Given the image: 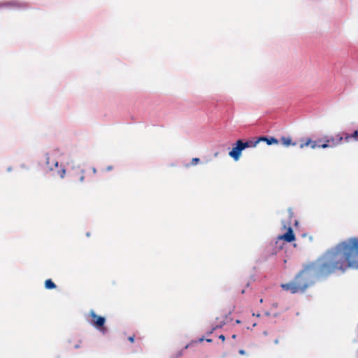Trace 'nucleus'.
I'll return each instance as SVG.
<instances>
[{
  "label": "nucleus",
  "instance_id": "39448f33",
  "mask_svg": "<svg viewBox=\"0 0 358 358\" xmlns=\"http://www.w3.org/2000/svg\"><path fill=\"white\" fill-rule=\"evenodd\" d=\"M280 239H282L287 243H291L295 240V235L294 234L293 230L291 227L287 229V231L279 237Z\"/></svg>",
  "mask_w": 358,
  "mask_h": 358
},
{
  "label": "nucleus",
  "instance_id": "0eeeda50",
  "mask_svg": "<svg viewBox=\"0 0 358 358\" xmlns=\"http://www.w3.org/2000/svg\"><path fill=\"white\" fill-rule=\"evenodd\" d=\"M0 5L1 6H7L17 8H26L27 6L26 3L20 2L18 1H12Z\"/></svg>",
  "mask_w": 358,
  "mask_h": 358
},
{
  "label": "nucleus",
  "instance_id": "f257e3e1",
  "mask_svg": "<svg viewBox=\"0 0 358 358\" xmlns=\"http://www.w3.org/2000/svg\"><path fill=\"white\" fill-rule=\"evenodd\" d=\"M358 268V238H351L329 250L321 258L303 265L294 279L280 285L291 294L303 293L317 280L338 270Z\"/></svg>",
  "mask_w": 358,
  "mask_h": 358
},
{
  "label": "nucleus",
  "instance_id": "ddd939ff",
  "mask_svg": "<svg viewBox=\"0 0 358 358\" xmlns=\"http://www.w3.org/2000/svg\"><path fill=\"white\" fill-rule=\"evenodd\" d=\"M311 143L312 140L310 138H307L305 141H301L299 148L303 149V148L310 145Z\"/></svg>",
  "mask_w": 358,
  "mask_h": 358
},
{
  "label": "nucleus",
  "instance_id": "7c9ffc66",
  "mask_svg": "<svg viewBox=\"0 0 358 358\" xmlns=\"http://www.w3.org/2000/svg\"><path fill=\"white\" fill-rule=\"evenodd\" d=\"M203 340H204V339H203V338H200V340H199V341L201 342V341H203Z\"/></svg>",
  "mask_w": 358,
  "mask_h": 358
},
{
  "label": "nucleus",
  "instance_id": "bb28decb",
  "mask_svg": "<svg viewBox=\"0 0 358 358\" xmlns=\"http://www.w3.org/2000/svg\"><path fill=\"white\" fill-rule=\"evenodd\" d=\"M231 337H232L233 339H236V334H233Z\"/></svg>",
  "mask_w": 358,
  "mask_h": 358
},
{
  "label": "nucleus",
  "instance_id": "a211bd4d",
  "mask_svg": "<svg viewBox=\"0 0 358 358\" xmlns=\"http://www.w3.org/2000/svg\"><path fill=\"white\" fill-rule=\"evenodd\" d=\"M224 324V322H222L220 325H216L214 327L212 330L209 332V334H212L214 330H215L217 328H221Z\"/></svg>",
  "mask_w": 358,
  "mask_h": 358
},
{
  "label": "nucleus",
  "instance_id": "f3484780",
  "mask_svg": "<svg viewBox=\"0 0 358 358\" xmlns=\"http://www.w3.org/2000/svg\"><path fill=\"white\" fill-rule=\"evenodd\" d=\"M59 173V176H60L62 178H64V176H65V174H66V170H65L64 169H61V170L59 171V173Z\"/></svg>",
  "mask_w": 358,
  "mask_h": 358
},
{
  "label": "nucleus",
  "instance_id": "f03ea898",
  "mask_svg": "<svg viewBox=\"0 0 358 358\" xmlns=\"http://www.w3.org/2000/svg\"><path fill=\"white\" fill-rule=\"evenodd\" d=\"M89 315L92 317L90 323L95 328L99 329L102 333L105 334L106 331V328L104 327V324L106 322L105 317L96 315V313L92 310H90Z\"/></svg>",
  "mask_w": 358,
  "mask_h": 358
},
{
  "label": "nucleus",
  "instance_id": "473e14b6",
  "mask_svg": "<svg viewBox=\"0 0 358 358\" xmlns=\"http://www.w3.org/2000/svg\"><path fill=\"white\" fill-rule=\"evenodd\" d=\"M262 302H263V299H260V303H262Z\"/></svg>",
  "mask_w": 358,
  "mask_h": 358
},
{
  "label": "nucleus",
  "instance_id": "aec40b11",
  "mask_svg": "<svg viewBox=\"0 0 358 358\" xmlns=\"http://www.w3.org/2000/svg\"><path fill=\"white\" fill-rule=\"evenodd\" d=\"M134 339H135V336L134 335L128 337V340L131 343H134Z\"/></svg>",
  "mask_w": 358,
  "mask_h": 358
},
{
  "label": "nucleus",
  "instance_id": "20e7f679",
  "mask_svg": "<svg viewBox=\"0 0 358 358\" xmlns=\"http://www.w3.org/2000/svg\"><path fill=\"white\" fill-rule=\"evenodd\" d=\"M343 140V136L338 134L334 136H325L324 138V141H327L330 144L331 148L336 147L341 143Z\"/></svg>",
  "mask_w": 358,
  "mask_h": 358
},
{
  "label": "nucleus",
  "instance_id": "6e6552de",
  "mask_svg": "<svg viewBox=\"0 0 358 358\" xmlns=\"http://www.w3.org/2000/svg\"><path fill=\"white\" fill-rule=\"evenodd\" d=\"M259 143L261 141H266L268 145L278 144L279 141L274 137H266V136H261L258 138Z\"/></svg>",
  "mask_w": 358,
  "mask_h": 358
},
{
  "label": "nucleus",
  "instance_id": "9d476101",
  "mask_svg": "<svg viewBox=\"0 0 358 358\" xmlns=\"http://www.w3.org/2000/svg\"><path fill=\"white\" fill-rule=\"evenodd\" d=\"M46 164L50 169V170L53 169V166H58V162L55 159H51L49 156L46 157Z\"/></svg>",
  "mask_w": 358,
  "mask_h": 358
},
{
  "label": "nucleus",
  "instance_id": "b1692460",
  "mask_svg": "<svg viewBox=\"0 0 358 358\" xmlns=\"http://www.w3.org/2000/svg\"><path fill=\"white\" fill-rule=\"evenodd\" d=\"M106 169H107V171H110V170H112V166H109L107 167Z\"/></svg>",
  "mask_w": 358,
  "mask_h": 358
},
{
  "label": "nucleus",
  "instance_id": "6ab92c4d",
  "mask_svg": "<svg viewBox=\"0 0 358 358\" xmlns=\"http://www.w3.org/2000/svg\"><path fill=\"white\" fill-rule=\"evenodd\" d=\"M310 145L313 149H315L316 147H318V145H317V142L313 141H312V143H310Z\"/></svg>",
  "mask_w": 358,
  "mask_h": 358
},
{
  "label": "nucleus",
  "instance_id": "2f4dec72",
  "mask_svg": "<svg viewBox=\"0 0 358 358\" xmlns=\"http://www.w3.org/2000/svg\"><path fill=\"white\" fill-rule=\"evenodd\" d=\"M264 335H267V332H266V331H264Z\"/></svg>",
  "mask_w": 358,
  "mask_h": 358
},
{
  "label": "nucleus",
  "instance_id": "1a4fd4ad",
  "mask_svg": "<svg viewBox=\"0 0 358 358\" xmlns=\"http://www.w3.org/2000/svg\"><path fill=\"white\" fill-rule=\"evenodd\" d=\"M258 143V138L255 141H248L246 142H243V141L241 140V144L243 150L247 148L256 147Z\"/></svg>",
  "mask_w": 358,
  "mask_h": 358
},
{
  "label": "nucleus",
  "instance_id": "dca6fc26",
  "mask_svg": "<svg viewBox=\"0 0 358 358\" xmlns=\"http://www.w3.org/2000/svg\"><path fill=\"white\" fill-rule=\"evenodd\" d=\"M318 147L322 148H331L330 144L328 143L327 141H324V143H322V144H319Z\"/></svg>",
  "mask_w": 358,
  "mask_h": 358
},
{
  "label": "nucleus",
  "instance_id": "cd10ccee",
  "mask_svg": "<svg viewBox=\"0 0 358 358\" xmlns=\"http://www.w3.org/2000/svg\"><path fill=\"white\" fill-rule=\"evenodd\" d=\"M206 341H207V342H208V343H211V342H212V339L207 338V339H206Z\"/></svg>",
  "mask_w": 358,
  "mask_h": 358
},
{
  "label": "nucleus",
  "instance_id": "9b49d317",
  "mask_svg": "<svg viewBox=\"0 0 358 358\" xmlns=\"http://www.w3.org/2000/svg\"><path fill=\"white\" fill-rule=\"evenodd\" d=\"M344 138L347 142H348L352 138H355L356 141H358V131H355L352 134H345Z\"/></svg>",
  "mask_w": 358,
  "mask_h": 358
},
{
  "label": "nucleus",
  "instance_id": "4be33fe9",
  "mask_svg": "<svg viewBox=\"0 0 358 358\" xmlns=\"http://www.w3.org/2000/svg\"><path fill=\"white\" fill-rule=\"evenodd\" d=\"M219 338L221 339L222 341H225V336L222 334L219 336Z\"/></svg>",
  "mask_w": 358,
  "mask_h": 358
},
{
  "label": "nucleus",
  "instance_id": "2eb2a0df",
  "mask_svg": "<svg viewBox=\"0 0 358 358\" xmlns=\"http://www.w3.org/2000/svg\"><path fill=\"white\" fill-rule=\"evenodd\" d=\"M200 162V159L198 157H194L192 159L190 164L192 166L196 165Z\"/></svg>",
  "mask_w": 358,
  "mask_h": 358
},
{
  "label": "nucleus",
  "instance_id": "7ed1b4c3",
  "mask_svg": "<svg viewBox=\"0 0 358 358\" xmlns=\"http://www.w3.org/2000/svg\"><path fill=\"white\" fill-rule=\"evenodd\" d=\"M243 150V149L241 144V140H238L234 145L232 150L229 152V155L235 161H237L239 159Z\"/></svg>",
  "mask_w": 358,
  "mask_h": 358
},
{
  "label": "nucleus",
  "instance_id": "a878e982",
  "mask_svg": "<svg viewBox=\"0 0 358 358\" xmlns=\"http://www.w3.org/2000/svg\"><path fill=\"white\" fill-rule=\"evenodd\" d=\"M219 155V152H216L215 154H214V157H217Z\"/></svg>",
  "mask_w": 358,
  "mask_h": 358
},
{
  "label": "nucleus",
  "instance_id": "5701e85b",
  "mask_svg": "<svg viewBox=\"0 0 358 358\" xmlns=\"http://www.w3.org/2000/svg\"><path fill=\"white\" fill-rule=\"evenodd\" d=\"M274 343H275V344H278V343H279V339H278V338H275V339L274 340Z\"/></svg>",
  "mask_w": 358,
  "mask_h": 358
},
{
  "label": "nucleus",
  "instance_id": "4468645a",
  "mask_svg": "<svg viewBox=\"0 0 358 358\" xmlns=\"http://www.w3.org/2000/svg\"><path fill=\"white\" fill-rule=\"evenodd\" d=\"M77 169L80 172V173L78 174L79 175V180L80 182H83L84 179H85L84 171L83 169H80L79 166L77 168Z\"/></svg>",
  "mask_w": 358,
  "mask_h": 358
},
{
  "label": "nucleus",
  "instance_id": "c756f323",
  "mask_svg": "<svg viewBox=\"0 0 358 358\" xmlns=\"http://www.w3.org/2000/svg\"><path fill=\"white\" fill-rule=\"evenodd\" d=\"M321 141H322V139H320V140H318V141H317V142H318L319 143H321Z\"/></svg>",
  "mask_w": 358,
  "mask_h": 358
},
{
  "label": "nucleus",
  "instance_id": "423d86ee",
  "mask_svg": "<svg viewBox=\"0 0 358 358\" xmlns=\"http://www.w3.org/2000/svg\"><path fill=\"white\" fill-rule=\"evenodd\" d=\"M279 141L285 147L290 145L295 146L296 145V143L293 142L292 138L289 136H282Z\"/></svg>",
  "mask_w": 358,
  "mask_h": 358
},
{
  "label": "nucleus",
  "instance_id": "c85d7f7f",
  "mask_svg": "<svg viewBox=\"0 0 358 358\" xmlns=\"http://www.w3.org/2000/svg\"><path fill=\"white\" fill-rule=\"evenodd\" d=\"M236 323L239 324V323H241V321H240L239 320H237L236 321Z\"/></svg>",
  "mask_w": 358,
  "mask_h": 358
},
{
  "label": "nucleus",
  "instance_id": "412c9836",
  "mask_svg": "<svg viewBox=\"0 0 358 358\" xmlns=\"http://www.w3.org/2000/svg\"><path fill=\"white\" fill-rule=\"evenodd\" d=\"M238 352H239V354H240V355H245V350H240L238 351Z\"/></svg>",
  "mask_w": 358,
  "mask_h": 358
},
{
  "label": "nucleus",
  "instance_id": "f8f14e48",
  "mask_svg": "<svg viewBox=\"0 0 358 358\" xmlns=\"http://www.w3.org/2000/svg\"><path fill=\"white\" fill-rule=\"evenodd\" d=\"M45 287L48 289H52L56 288V285L51 279H48L45 281Z\"/></svg>",
  "mask_w": 358,
  "mask_h": 358
},
{
  "label": "nucleus",
  "instance_id": "393cba45",
  "mask_svg": "<svg viewBox=\"0 0 358 358\" xmlns=\"http://www.w3.org/2000/svg\"><path fill=\"white\" fill-rule=\"evenodd\" d=\"M92 171H93V173H96V168L93 167V168H92Z\"/></svg>",
  "mask_w": 358,
  "mask_h": 358
}]
</instances>
